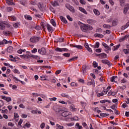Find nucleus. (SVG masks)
<instances>
[{"mask_svg": "<svg viewBox=\"0 0 129 129\" xmlns=\"http://www.w3.org/2000/svg\"><path fill=\"white\" fill-rule=\"evenodd\" d=\"M59 103H61V104H66L67 105V102L64 101H59Z\"/></svg>", "mask_w": 129, "mask_h": 129, "instance_id": "61", "label": "nucleus"}, {"mask_svg": "<svg viewBox=\"0 0 129 129\" xmlns=\"http://www.w3.org/2000/svg\"><path fill=\"white\" fill-rule=\"evenodd\" d=\"M107 92H108V90L107 89H105L102 91V94H103V96H104L105 94H107Z\"/></svg>", "mask_w": 129, "mask_h": 129, "instance_id": "44", "label": "nucleus"}, {"mask_svg": "<svg viewBox=\"0 0 129 129\" xmlns=\"http://www.w3.org/2000/svg\"><path fill=\"white\" fill-rule=\"evenodd\" d=\"M70 109L72 111H76L77 110V108H75V106L74 104L71 105Z\"/></svg>", "mask_w": 129, "mask_h": 129, "instance_id": "21", "label": "nucleus"}, {"mask_svg": "<svg viewBox=\"0 0 129 129\" xmlns=\"http://www.w3.org/2000/svg\"><path fill=\"white\" fill-rule=\"evenodd\" d=\"M93 12H94V14H95V15H96V16H99V15H100V13L97 9H94L93 10Z\"/></svg>", "mask_w": 129, "mask_h": 129, "instance_id": "30", "label": "nucleus"}, {"mask_svg": "<svg viewBox=\"0 0 129 129\" xmlns=\"http://www.w3.org/2000/svg\"><path fill=\"white\" fill-rule=\"evenodd\" d=\"M70 46L71 47H73V48H77V49H79V50H82V49H83V47L80 45L71 44Z\"/></svg>", "mask_w": 129, "mask_h": 129, "instance_id": "10", "label": "nucleus"}, {"mask_svg": "<svg viewBox=\"0 0 129 129\" xmlns=\"http://www.w3.org/2000/svg\"><path fill=\"white\" fill-rule=\"evenodd\" d=\"M61 96H62V97H65L66 98H68V99H69L70 97V96H69V95H68V94L65 93H61Z\"/></svg>", "mask_w": 129, "mask_h": 129, "instance_id": "22", "label": "nucleus"}, {"mask_svg": "<svg viewBox=\"0 0 129 129\" xmlns=\"http://www.w3.org/2000/svg\"><path fill=\"white\" fill-rule=\"evenodd\" d=\"M87 68L86 67V66H83L82 68V70L83 75H84V74H86Z\"/></svg>", "mask_w": 129, "mask_h": 129, "instance_id": "20", "label": "nucleus"}, {"mask_svg": "<svg viewBox=\"0 0 129 129\" xmlns=\"http://www.w3.org/2000/svg\"><path fill=\"white\" fill-rule=\"evenodd\" d=\"M38 52L41 55H46V53H47L46 48H45L44 47H42L41 49H39L38 50Z\"/></svg>", "mask_w": 129, "mask_h": 129, "instance_id": "8", "label": "nucleus"}, {"mask_svg": "<svg viewBox=\"0 0 129 129\" xmlns=\"http://www.w3.org/2000/svg\"><path fill=\"white\" fill-rule=\"evenodd\" d=\"M99 42H96L95 45H94V48H99Z\"/></svg>", "mask_w": 129, "mask_h": 129, "instance_id": "54", "label": "nucleus"}, {"mask_svg": "<svg viewBox=\"0 0 129 129\" xmlns=\"http://www.w3.org/2000/svg\"><path fill=\"white\" fill-rule=\"evenodd\" d=\"M46 27L47 28L48 31L49 33H52L53 32V28L51 27V25L47 24Z\"/></svg>", "mask_w": 129, "mask_h": 129, "instance_id": "17", "label": "nucleus"}, {"mask_svg": "<svg viewBox=\"0 0 129 129\" xmlns=\"http://www.w3.org/2000/svg\"><path fill=\"white\" fill-rule=\"evenodd\" d=\"M103 28H105V29H110V25H107V24H104L103 25Z\"/></svg>", "mask_w": 129, "mask_h": 129, "instance_id": "50", "label": "nucleus"}, {"mask_svg": "<svg viewBox=\"0 0 129 129\" xmlns=\"http://www.w3.org/2000/svg\"><path fill=\"white\" fill-rule=\"evenodd\" d=\"M71 86L76 87H77V86H78V84H77V83H75V82H72L71 83Z\"/></svg>", "mask_w": 129, "mask_h": 129, "instance_id": "43", "label": "nucleus"}, {"mask_svg": "<svg viewBox=\"0 0 129 129\" xmlns=\"http://www.w3.org/2000/svg\"><path fill=\"white\" fill-rule=\"evenodd\" d=\"M117 78V76H113L111 78V82H116L114 80Z\"/></svg>", "mask_w": 129, "mask_h": 129, "instance_id": "42", "label": "nucleus"}, {"mask_svg": "<svg viewBox=\"0 0 129 129\" xmlns=\"http://www.w3.org/2000/svg\"><path fill=\"white\" fill-rule=\"evenodd\" d=\"M19 56L20 57H21V58H23V59H26V58H28V56L25 54L20 55Z\"/></svg>", "mask_w": 129, "mask_h": 129, "instance_id": "55", "label": "nucleus"}, {"mask_svg": "<svg viewBox=\"0 0 129 129\" xmlns=\"http://www.w3.org/2000/svg\"><path fill=\"white\" fill-rule=\"evenodd\" d=\"M128 27V24H126L125 25L122 27V30H125L126 28Z\"/></svg>", "mask_w": 129, "mask_h": 129, "instance_id": "56", "label": "nucleus"}, {"mask_svg": "<svg viewBox=\"0 0 129 129\" xmlns=\"http://www.w3.org/2000/svg\"><path fill=\"white\" fill-rule=\"evenodd\" d=\"M1 98L7 101V102H10L12 101V98L10 97H6V96H1Z\"/></svg>", "mask_w": 129, "mask_h": 129, "instance_id": "13", "label": "nucleus"}, {"mask_svg": "<svg viewBox=\"0 0 129 129\" xmlns=\"http://www.w3.org/2000/svg\"><path fill=\"white\" fill-rule=\"evenodd\" d=\"M40 78H41V80H43V81L47 80V78H48V76L46 75H43L40 77Z\"/></svg>", "mask_w": 129, "mask_h": 129, "instance_id": "36", "label": "nucleus"}, {"mask_svg": "<svg viewBox=\"0 0 129 129\" xmlns=\"http://www.w3.org/2000/svg\"><path fill=\"white\" fill-rule=\"evenodd\" d=\"M59 19L63 23H64V24H67V23H68V22H67V20H66V19L63 16H60Z\"/></svg>", "mask_w": 129, "mask_h": 129, "instance_id": "24", "label": "nucleus"}, {"mask_svg": "<svg viewBox=\"0 0 129 129\" xmlns=\"http://www.w3.org/2000/svg\"><path fill=\"white\" fill-rule=\"evenodd\" d=\"M69 119H71V121H73L74 120H78V117L77 116H75V117H71V118H69Z\"/></svg>", "mask_w": 129, "mask_h": 129, "instance_id": "37", "label": "nucleus"}, {"mask_svg": "<svg viewBox=\"0 0 129 129\" xmlns=\"http://www.w3.org/2000/svg\"><path fill=\"white\" fill-rule=\"evenodd\" d=\"M32 95H33V96H34L35 97H37L38 96H40V94H39L38 93H33L32 94Z\"/></svg>", "mask_w": 129, "mask_h": 129, "instance_id": "59", "label": "nucleus"}, {"mask_svg": "<svg viewBox=\"0 0 129 129\" xmlns=\"http://www.w3.org/2000/svg\"><path fill=\"white\" fill-rule=\"evenodd\" d=\"M110 108H111V109H113V110H115L116 108H117V106H116V105L114 104L110 106Z\"/></svg>", "mask_w": 129, "mask_h": 129, "instance_id": "48", "label": "nucleus"}, {"mask_svg": "<svg viewBox=\"0 0 129 129\" xmlns=\"http://www.w3.org/2000/svg\"><path fill=\"white\" fill-rule=\"evenodd\" d=\"M56 129H63L64 128V127L59 124H56Z\"/></svg>", "mask_w": 129, "mask_h": 129, "instance_id": "35", "label": "nucleus"}, {"mask_svg": "<svg viewBox=\"0 0 129 129\" xmlns=\"http://www.w3.org/2000/svg\"><path fill=\"white\" fill-rule=\"evenodd\" d=\"M128 10H129V4H126L125 5L124 8L123 9V14L124 15H126Z\"/></svg>", "mask_w": 129, "mask_h": 129, "instance_id": "12", "label": "nucleus"}, {"mask_svg": "<svg viewBox=\"0 0 129 129\" xmlns=\"http://www.w3.org/2000/svg\"><path fill=\"white\" fill-rule=\"evenodd\" d=\"M116 23H117L116 21L113 20V22H112V26H113L114 27H115V26H116Z\"/></svg>", "mask_w": 129, "mask_h": 129, "instance_id": "62", "label": "nucleus"}, {"mask_svg": "<svg viewBox=\"0 0 129 129\" xmlns=\"http://www.w3.org/2000/svg\"><path fill=\"white\" fill-rule=\"evenodd\" d=\"M63 56L68 58V57H70V53H64L63 54Z\"/></svg>", "mask_w": 129, "mask_h": 129, "instance_id": "49", "label": "nucleus"}, {"mask_svg": "<svg viewBox=\"0 0 129 129\" xmlns=\"http://www.w3.org/2000/svg\"><path fill=\"white\" fill-rule=\"evenodd\" d=\"M40 37L33 36L30 38V41L31 43H37V42H39L40 41Z\"/></svg>", "mask_w": 129, "mask_h": 129, "instance_id": "4", "label": "nucleus"}, {"mask_svg": "<svg viewBox=\"0 0 129 129\" xmlns=\"http://www.w3.org/2000/svg\"><path fill=\"white\" fill-rule=\"evenodd\" d=\"M25 126H26L27 127H31V124L29 122L26 123L25 126H23V128H25Z\"/></svg>", "mask_w": 129, "mask_h": 129, "instance_id": "47", "label": "nucleus"}, {"mask_svg": "<svg viewBox=\"0 0 129 129\" xmlns=\"http://www.w3.org/2000/svg\"><path fill=\"white\" fill-rule=\"evenodd\" d=\"M7 28H10V29H12L11 24L7 22H0V30L3 31L4 30H6Z\"/></svg>", "mask_w": 129, "mask_h": 129, "instance_id": "2", "label": "nucleus"}, {"mask_svg": "<svg viewBox=\"0 0 129 129\" xmlns=\"http://www.w3.org/2000/svg\"><path fill=\"white\" fill-rule=\"evenodd\" d=\"M55 51L56 52H67V51H68V49L66 48H61L57 47L55 49Z\"/></svg>", "mask_w": 129, "mask_h": 129, "instance_id": "11", "label": "nucleus"}, {"mask_svg": "<svg viewBox=\"0 0 129 129\" xmlns=\"http://www.w3.org/2000/svg\"><path fill=\"white\" fill-rule=\"evenodd\" d=\"M87 84L89 86H90V85H93V87H95V83L94 82V80L91 79V78H89Z\"/></svg>", "mask_w": 129, "mask_h": 129, "instance_id": "5", "label": "nucleus"}, {"mask_svg": "<svg viewBox=\"0 0 129 129\" xmlns=\"http://www.w3.org/2000/svg\"><path fill=\"white\" fill-rule=\"evenodd\" d=\"M95 37H98V38H103L104 37V35L99 33H96L94 34Z\"/></svg>", "mask_w": 129, "mask_h": 129, "instance_id": "32", "label": "nucleus"}, {"mask_svg": "<svg viewBox=\"0 0 129 129\" xmlns=\"http://www.w3.org/2000/svg\"><path fill=\"white\" fill-rule=\"evenodd\" d=\"M31 57H32V58H34V59H36L37 60H39V59H40V57L38 56V55L31 54Z\"/></svg>", "mask_w": 129, "mask_h": 129, "instance_id": "39", "label": "nucleus"}, {"mask_svg": "<svg viewBox=\"0 0 129 129\" xmlns=\"http://www.w3.org/2000/svg\"><path fill=\"white\" fill-rule=\"evenodd\" d=\"M87 22L88 24H90V25H94L95 23H96V20L91 19H89L87 20Z\"/></svg>", "mask_w": 129, "mask_h": 129, "instance_id": "15", "label": "nucleus"}, {"mask_svg": "<svg viewBox=\"0 0 129 129\" xmlns=\"http://www.w3.org/2000/svg\"><path fill=\"white\" fill-rule=\"evenodd\" d=\"M25 19H26L27 20H28L29 21L32 20V17H30V15L25 16Z\"/></svg>", "mask_w": 129, "mask_h": 129, "instance_id": "46", "label": "nucleus"}, {"mask_svg": "<svg viewBox=\"0 0 129 129\" xmlns=\"http://www.w3.org/2000/svg\"><path fill=\"white\" fill-rule=\"evenodd\" d=\"M93 65L94 68H96V67H97V66L98 65V63H97V62H96V61H93Z\"/></svg>", "mask_w": 129, "mask_h": 129, "instance_id": "52", "label": "nucleus"}, {"mask_svg": "<svg viewBox=\"0 0 129 129\" xmlns=\"http://www.w3.org/2000/svg\"><path fill=\"white\" fill-rule=\"evenodd\" d=\"M50 82H51L52 83H56V78L55 77H53L52 79H51Z\"/></svg>", "mask_w": 129, "mask_h": 129, "instance_id": "45", "label": "nucleus"}, {"mask_svg": "<svg viewBox=\"0 0 129 129\" xmlns=\"http://www.w3.org/2000/svg\"><path fill=\"white\" fill-rule=\"evenodd\" d=\"M41 128L43 129L44 127H45V123L43 122L40 125Z\"/></svg>", "mask_w": 129, "mask_h": 129, "instance_id": "63", "label": "nucleus"}, {"mask_svg": "<svg viewBox=\"0 0 129 129\" xmlns=\"http://www.w3.org/2000/svg\"><path fill=\"white\" fill-rule=\"evenodd\" d=\"M8 43H9V44H12V43H13V41L11 40L8 41V40L4 39L2 41H0V45H5V44H8Z\"/></svg>", "mask_w": 129, "mask_h": 129, "instance_id": "14", "label": "nucleus"}, {"mask_svg": "<svg viewBox=\"0 0 129 129\" xmlns=\"http://www.w3.org/2000/svg\"><path fill=\"white\" fill-rule=\"evenodd\" d=\"M19 26H20L19 23H16L13 24V27H14V28H18Z\"/></svg>", "mask_w": 129, "mask_h": 129, "instance_id": "51", "label": "nucleus"}, {"mask_svg": "<svg viewBox=\"0 0 129 129\" xmlns=\"http://www.w3.org/2000/svg\"><path fill=\"white\" fill-rule=\"evenodd\" d=\"M107 56V55L104 53H100V58H101L102 59H105V58H106Z\"/></svg>", "mask_w": 129, "mask_h": 129, "instance_id": "26", "label": "nucleus"}, {"mask_svg": "<svg viewBox=\"0 0 129 129\" xmlns=\"http://www.w3.org/2000/svg\"><path fill=\"white\" fill-rule=\"evenodd\" d=\"M81 28L83 32H85L86 31H92L93 29V28L90 25L85 24H82Z\"/></svg>", "mask_w": 129, "mask_h": 129, "instance_id": "3", "label": "nucleus"}, {"mask_svg": "<svg viewBox=\"0 0 129 129\" xmlns=\"http://www.w3.org/2000/svg\"><path fill=\"white\" fill-rule=\"evenodd\" d=\"M121 107L123 108H125V107H127V105H126V103H123L121 105Z\"/></svg>", "mask_w": 129, "mask_h": 129, "instance_id": "58", "label": "nucleus"}, {"mask_svg": "<svg viewBox=\"0 0 129 129\" xmlns=\"http://www.w3.org/2000/svg\"><path fill=\"white\" fill-rule=\"evenodd\" d=\"M67 18L68 20L69 21H70L71 22H72V21H73V19H72V18H71V17H70V15H67Z\"/></svg>", "mask_w": 129, "mask_h": 129, "instance_id": "53", "label": "nucleus"}, {"mask_svg": "<svg viewBox=\"0 0 129 129\" xmlns=\"http://www.w3.org/2000/svg\"><path fill=\"white\" fill-rule=\"evenodd\" d=\"M13 11V8L12 7L7 8V12H12Z\"/></svg>", "mask_w": 129, "mask_h": 129, "instance_id": "64", "label": "nucleus"}, {"mask_svg": "<svg viewBox=\"0 0 129 129\" xmlns=\"http://www.w3.org/2000/svg\"><path fill=\"white\" fill-rule=\"evenodd\" d=\"M6 4H7V5H9V6H13V5H14L13 2V0H6Z\"/></svg>", "mask_w": 129, "mask_h": 129, "instance_id": "27", "label": "nucleus"}, {"mask_svg": "<svg viewBox=\"0 0 129 129\" xmlns=\"http://www.w3.org/2000/svg\"><path fill=\"white\" fill-rule=\"evenodd\" d=\"M100 116H102V117H105L106 116H108L109 115V114L108 113H100Z\"/></svg>", "mask_w": 129, "mask_h": 129, "instance_id": "34", "label": "nucleus"}, {"mask_svg": "<svg viewBox=\"0 0 129 129\" xmlns=\"http://www.w3.org/2000/svg\"><path fill=\"white\" fill-rule=\"evenodd\" d=\"M128 37H129L128 35H126L124 36V37L121 38L119 39V42H123V41L126 40V39H127V38H128Z\"/></svg>", "mask_w": 129, "mask_h": 129, "instance_id": "23", "label": "nucleus"}, {"mask_svg": "<svg viewBox=\"0 0 129 129\" xmlns=\"http://www.w3.org/2000/svg\"><path fill=\"white\" fill-rule=\"evenodd\" d=\"M23 120L22 119H20V121L18 122V125H20V126L22 127V124L23 123Z\"/></svg>", "mask_w": 129, "mask_h": 129, "instance_id": "57", "label": "nucleus"}, {"mask_svg": "<svg viewBox=\"0 0 129 129\" xmlns=\"http://www.w3.org/2000/svg\"><path fill=\"white\" fill-rule=\"evenodd\" d=\"M14 118H18L19 117V114L17 113H14Z\"/></svg>", "mask_w": 129, "mask_h": 129, "instance_id": "60", "label": "nucleus"}, {"mask_svg": "<svg viewBox=\"0 0 129 129\" xmlns=\"http://www.w3.org/2000/svg\"><path fill=\"white\" fill-rule=\"evenodd\" d=\"M50 23L53 26V27H56V22H55V20L53 19H51L50 20Z\"/></svg>", "mask_w": 129, "mask_h": 129, "instance_id": "40", "label": "nucleus"}, {"mask_svg": "<svg viewBox=\"0 0 129 129\" xmlns=\"http://www.w3.org/2000/svg\"><path fill=\"white\" fill-rule=\"evenodd\" d=\"M79 11H80V12H82V13H83V14L87 15V12L86 11V10H85V9H84V8L82 7H79Z\"/></svg>", "mask_w": 129, "mask_h": 129, "instance_id": "18", "label": "nucleus"}, {"mask_svg": "<svg viewBox=\"0 0 129 129\" xmlns=\"http://www.w3.org/2000/svg\"><path fill=\"white\" fill-rule=\"evenodd\" d=\"M101 62L102 63H103V64H104L105 65H108L109 67H111V66L112 65V64L110 63V61L107 59L102 60Z\"/></svg>", "mask_w": 129, "mask_h": 129, "instance_id": "9", "label": "nucleus"}, {"mask_svg": "<svg viewBox=\"0 0 129 129\" xmlns=\"http://www.w3.org/2000/svg\"><path fill=\"white\" fill-rule=\"evenodd\" d=\"M37 6L40 11H41V12H43V11L46 9V5H44L43 3H38Z\"/></svg>", "mask_w": 129, "mask_h": 129, "instance_id": "6", "label": "nucleus"}, {"mask_svg": "<svg viewBox=\"0 0 129 129\" xmlns=\"http://www.w3.org/2000/svg\"><path fill=\"white\" fill-rule=\"evenodd\" d=\"M3 34L5 36H10V35H11L12 34V32L9 31H4Z\"/></svg>", "mask_w": 129, "mask_h": 129, "instance_id": "29", "label": "nucleus"}, {"mask_svg": "<svg viewBox=\"0 0 129 129\" xmlns=\"http://www.w3.org/2000/svg\"><path fill=\"white\" fill-rule=\"evenodd\" d=\"M102 45L105 48V49H106V50H108V51H111V48H110V47H109L106 43L103 42Z\"/></svg>", "mask_w": 129, "mask_h": 129, "instance_id": "16", "label": "nucleus"}, {"mask_svg": "<svg viewBox=\"0 0 129 129\" xmlns=\"http://www.w3.org/2000/svg\"><path fill=\"white\" fill-rule=\"evenodd\" d=\"M13 50H14V48L12 46H10L7 48V52H8V53H12Z\"/></svg>", "mask_w": 129, "mask_h": 129, "instance_id": "31", "label": "nucleus"}, {"mask_svg": "<svg viewBox=\"0 0 129 129\" xmlns=\"http://www.w3.org/2000/svg\"><path fill=\"white\" fill-rule=\"evenodd\" d=\"M127 47L128 49H125L123 50V52L125 53V54H126V55H128L129 53V45H127Z\"/></svg>", "mask_w": 129, "mask_h": 129, "instance_id": "38", "label": "nucleus"}, {"mask_svg": "<svg viewBox=\"0 0 129 129\" xmlns=\"http://www.w3.org/2000/svg\"><path fill=\"white\" fill-rule=\"evenodd\" d=\"M13 79H14V80H15V82L16 81H17V82L19 81V82H21V83H22V84H24L25 82L19 80L18 78H17V77H14L13 76Z\"/></svg>", "mask_w": 129, "mask_h": 129, "instance_id": "25", "label": "nucleus"}, {"mask_svg": "<svg viewBox=\"0 0 129 129\" xmlns=\"http://www.w3.org/2000/svg\"><path fill=\"white\" fill-rule=\"evenodd\" d=\"M9 19L11 20V21H17V18L15 17V16H9Z\"/></svg>", "mask_w": 129, "mask_h": 129, "instance_id": "28", "label": "nucleus"}, {"mask_svg": "<svg viewBox=\"0 0 129 129\" xmlns=\"http://www.w3.org/2000/svg\"><path fill=\"white\" fill-rule=\"evenodd\" d=\"M119 47H120V44H118L117 45L113 46L112 50V51H117L119 48Z\"/></svg>", "mask_w": 129, "mask_h": 129, "instance_id": "19", "label": "nucleus"}, {"mask_svg": "<svg viewBox=\"0 0 129 129\" xmlns=\"http://www.w3.org/2000/svg\"><path fill=\"white\" fill-rule=\"evenodd\" d=\"M77 59H78V57L76 56V57H73L72 58H70L69 61V62H72V61H74L75 60H77Z\"/></svg>", "mask_w": 129, "mask_h": 129, "instance_id": "41", "label": "nucleus"}, {"mask_svg": "<svg viewBox=\"0 0 129 129\" xmlns=\"http://www.w3.org/2000/svg\"><path fill=\"white\" fill-rule=\"evenodd\" d=\"M58 113L61 116H62L63 117H67V119H69V118H71V117H72L71 112L67 110H60L58 112Z\"/></svg>", "mask_w": 129, "mask_h": 129, "instance_id": "1", "label": "nucleus"}, {"mask_svg": "<svg viewBox=\"0 0 129 129\" xmlns=\"http://www.w3.org/2000/svg\"><path fill=\"white\" fill-rule=\"evenodd\" d=\"M66 7L67 8V9H68V10H70L71 13H75V9H74V7H73V6H71V5H70V4H67L66 5Z\"/></svg>", "mask_w": 129, "mask_h": 129, "instance_id": "7", "label": "nucleus"}, {"mask_svg": "<svg viewBox=\"0 0 129 129\" xmlns=\"http://www.w3.org/2000/svg\"><path fill=\"white\" fill-rule=\"evenodd\" d=\"M51 5L52 6H53V7H58V6H59L57 1H54L53 2H52Z\"/></svg>", "mask_w": 129, "mask_h": 129, "instance_id": "33", "label": "nucleus"}]
</instances>
